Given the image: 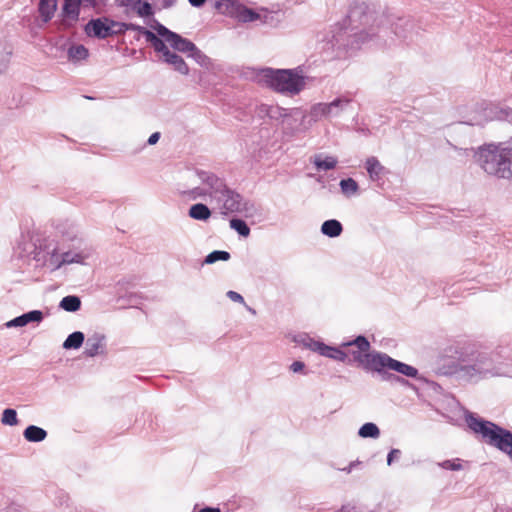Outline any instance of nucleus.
Wrapping results in <instances>:
<instances>
[{"label":"nucleus","instance_id":"nucleus-1","mask_svg":"<svg viewBox=\"0 0 512 512\" xmlns=\"http://www.w3.org/2000/svg\"><path fill=\"white\" fill-rule=\"evenodd\" d=\"M381 25L383 20L374 7L364 1H354L347 16L332 30L330 42L339 50L352 52L376 36Z\"/></svg>","mask_w":512,"mask_h":512},{"label":"nucleus","instance_id":"nucleus-2","mask_svg":"<svg viewBox=\"0 0 512 512\" xmlns=\"http://www.w3.org/2000/svg\"><path fill=\"white\" fill-rule=\"evenodd\" d=\"M446 357L451 358V364L447 366L445 374H457L467 380L497 375L490 355L474 344L450 346L446 350Z\"/></svg>","mask_w":512,"mask_h":512},{"label":"nucleus","instance_id":"nucleus-3","mask_svg":"<svg viewBox=\"0 0 512 512\" xmlns=\"http://www.w3.org/2000/svg\"><path fill=\"white\" fill-rule=\"evenodd\" d=\"M93 253V248L81 238L67 246L52 243L45 245L44 259L51 271H57L66 265H87Z\"/></svg>","mask_w":512,"mask_h":512},{"label":"nucleus","instance_id":"nucleus-4","mask_svg":"<svg viewBox=\"0 0 512 512\" xmlns=\"http://www.w3.org/2000/svg\"><path fill=\"white\" fill-rule=\"evenodd\" d=\"M260 77L271 90L290 97L300 94L308 79L302 66L292 69L264 68L260 71Z\"/></svg>","mask_w":512,"mask_h":512},{"label":"nucleus","instance_id":"nucleus-5","mask_svg":"<svg viewBox=\"0 0 512 512\" xmlns=\"http://www.w3.org/2000/svg\"><path fill=\"white\" fill-rule=\"evenodd\" d=\"M465 421L470 430L481 435L485 443L507 454L512 460V432L494 422L466 412Z\"/></svg>","mask_w":512,"mask_h":512},{"label":"nucleus","instance_id":"nucleus-6","mask_svg":"<svg viewBox=\"0 0 512 512\" xmlns=\"http://www.w3.org/2000/svg\"><path fill=\"white\" fill-rule=\"evenodd\" d=\"M200 185L191 189H178V194L185 200L194 201L197 199L206 200L209 198L216 201L224 192H227L228 185L223 178H220L211 171L197 169L195 171Z\"/></svg>","mask_w":512,"mask_h":512},{"label":"nucleus","instance_id":"nucleus-7","mask_svg":"<svg viewBox=\"0 0 512 512\" xmlns=\"http://www.w3.org/2000/svg\"><path fill=\"white\" fill-rule=\"evenodd\" d=\"M508 147L487 144L474 152L475 161L489 175L505 179L508 166Z\"/></svg>","mask_w":512,"mask_h":512},{"label":"nucleus","instance_id":"nucleus-8","mask_svg":"<svg viewBox=\"0 0 512 512\" xmlns=\"http://www.w3.org/2000/svg\"><path fill=\"white\" fill-rule=\"evenodd\" d=\"M220 205L221 214H240L245 218L254 217L258 214L259 209L256 204L244 198L240 193L227 187V192L223 193L216 201Z\"/></svg>","mask_w":512,"mask_h":512},{"label":"nucleus","instance_id":"nucleus-9","mask_svg":"<svg viewBox=\"0 0 512 512\" xmlns=\"http://www.w3.org/2000/svg\"><path fill=\"white\" fill-rule=\"evenodd\" d=\"M155 25H153V29L156 30L157 34L162 37L167 43H169L170 47L175 51L181 53H189L192 48H194V43L187 38L182 37L180 34L171 31L163 24L159 23L157 20H153Z\"/></svg>","mask_w":512,"mask_h":512},{"label":"nucleus","instance_id":"nucleus-10","mask_svg":"<svg viewBox=\"0 0 512 512\" xmlns=\"http://www.w3.org/2000/svg\"><path fill=\"white\" fill-rule=\"evenodd\" d=\"M383 24H390L392 32L399 39L406 40L412 36L414 23L410 17H395L392 14L381 15Z\"/></svg>","mask_w":512,"mask_h":512},{"label":"nucleus","instance_id":"nucleus-11","mask_svg":"<svg viewBox=\"0 0 512 512\" xmlns=\"http://www.w3.org/2000/svg\"><path fill=\"white\" fill-rule=\"evenodd\" d=\"M84 31L89 37L97 39H106L113 36V30L110 28V18L108 17L91 19L85 25Z\"/></svg>","mask_w":512,"mask_h":512},{"label":"nucleus","instance_id":"nucleus-12","mask_svg":"<svg viewBox=\"0 0 512 512\" xmlns=\"http://www.w3.org/2000/svg\"><path fill=\"white\" fill-rule=\"evenodd\" d=\"M229 7L230 9L227 13V16L235 18L240 22L249 23L254 22L256 20H261L265 22V20L262 19L261 14H259L253 9L244 6L238 0H236L234 3H230Z\"/></svg>","mask_w":512,"mask_h":512},{"label":"nucleus","instance_id":"nucleus-13","mask_svg":"<svg viewBox=\"0 0 512 512\" xmlns=\"http://www.w3.org/2000/svg\"><path fill=\"white\" fill-rule=\"evenodd\" d=\"M353 360L359 363L364 369L375 372L380 371V365H382L383 353L378 351H372L371 353H364L361 351L352 352Z\"/></svg>","mask_w":512,"mask_h":512},{"label":"nucleus","instance_id":"nucleus-14","mask_svg":"<svg viewBox=\"0 0 512 512\" xmlns=\"http://www.w3.org/2000/svg\"><path fill=\"white\" fill-rule=\"evenodd\" d=\"M382 360V365H380V371L378 373H382L383 369H390L411 378H416L418 375V370L415 367L393 359L386 353H383Z\"/></svg>","mask_w":512,"mask_h":512},{"label":"nucleus","instance_id":"nucleus-15","mask_svg":"<svg viewBox=\"0 0 512 512\" xmlns=\"http://www.w3.org/2000/svg\"><path fill=\"white\" fill-rule=\"evenodd\" d=\"M299 109L295 108L288 112L287 109L278 105L261 104L257 107V114L259 117H268L271 120L284 121L288 116L296 114Z\"/></svg>","mask_w":512,"mask_h":512},{"label":"nucleus","instance_id":"nucleus-16","mask_svg":"<svg viewBox=\"0 0 512 512\" xmlns=\"http://www.w3.org/2000/svg\"><path fill=\"white\" fill-rule=\"evenodd\" d=\"M106 337L101 333H94L89 336L85 343L84 355L93 358L105 354Z\"/></svg>","mask_w":512,"mask_h":512},{"label":"nucleus","instance_id":"nucleus-17","mask_svg":"<svg viewBox=\"0 0 512 512\" xmlns=\"http://www.w3.org/2000/svg\"><path fill=\"white\" fill-rule=\"evenodd\" d=\"M44 318L43 312L40 310H31L14 319L8 321L5 325L8 328L11 327H23L31 322L40 323Z\"/></svg>","mask_w":512,"mask_h":512},{"label":"nucleus","instance_id":"nucleus-18","mask_svg":"<svg viewBox=\"0 0 512 512\" xmlns=\"http://www.w3.org/2000/svg\"><path fill=\"white\" fill-rule=\"evenodd\" d=\"M161 59L163 62L170 65L175 71L179 72L180 74L187 75L189 73L188 65L186 64L184 59L177 53L169 50Z\"/></svg>","mask_w":512,"mask_h":512},{"label":"nucleus","instance_id":"nucleus-19","mask_svg":"<svg viewBox=\"0 0 512 512\" xmlns=\"http://www.w3.org/2000/svg\"><path fill=\"white\" fill-rule=\"evenodd\" d=\"M352 103V99L341 95L329 102L330 118H338L342 113L348 110Z\"/></svg>","mask_w":512,"mask_h":512},{"label":"nucleus","instance_id":"nucleus-20","mask_svg":"<svg viewBox=\"0 0 512 512\" xmlns=\"http://www.w3.org/2000/svg\"><path fill=\"white\" fill-rule=\"evenodd\" d=\"M365 168L372 181H378L385 171V167L374 156H370L366 159Z\"/></svg>","mask_w":512,"mask_h":512},{"label":"nucleus","instance_id":"nucleus-21","mask_svg":"<svg viewBox=\"0 0 512 512\" xmlns=\"http://www.w3.org/2000/svg\"><path fill=\"white\" fill-rule=\"evenodd\" d=\"M211 214L210 208L204 203L193 204L188 210V216L198 221H207Z\"/></svg>","mask_w":512,"mask_h":512},{"label":"nucleus","instance_id":"nucleus-22","mask_svg":"<svg viewBox=\"0 0 512 512\" xmlns=\"http://www.w3.org/2000/svg\"><path fill=\"white\" fill-rule=\"evenodd\" d=\"M57 9L56 0H40L38 5V11L43 22H49Z\"/></svg>","mask_w":512,"mask_h":512},{"label":"nucleus","instance_id":"nucleus-23","mask_svg":"<svg viewBox=\"0 0 512 512\" xmlns=\"http://www.w3.org/2000/svg\"><path fill=\"white\" fill-rule=\"evenodd\" d=\"M24 438L29 442H42L47 437V431L36 425H29L23 431Z\"/></svg>","mask_w":512,"mask_h":512},{"label":"nucleus","instance_id":"nucleus-24","mask_svg":"<svg viewBox=\"0 0 512 512\" xmlns=\"http://www.w3.org/2000/svg\"><path fill=\"white\" fill-rule=\"evenodd\" d=\"M56 230L61 236L67 240H70L71 242L79 239L77 237L76 225L68 220L59 222L56 225Z\"/></svg>","mask_w":512,"mask_h":512},{"label":"nucleus","instance_id":"nucleus-25","mask_svg":"<svg viewBox=\"0 0 512 512\" xmlns=\"http://www.w3.org/2000/svg\"><path fill=\"white\" fill-rule=\"evenodd\" d=\"M342 231L343 226L336 219L326 220L321 225V232L330 238L338 237L342 233Z\"/></svg>","mask_w":512,"mask_h":512},{"label":"nucleus","instance_id":"nucleus-26","mask_svg":"<svg viewBox=\"0 0 512 512\" xmlns=\"http://www.w3.org/2000/svg\"><path fill=\"white\" fill-rule=\"evenodd\" d=\"M318 353L321 356H324V357H327V358H330L333 360H337L340 362H345V360L347 358V354L343 350H341L340 348H337V347H332V346L326 345L325 343L322 344Z\"/></svg>","mask_w":512,"mask_h":512},{"label":"nucleus","instance_id":"nucleus-27","mask_svg":"<svg viewBox=\"0 0 512 512\" xmlns=\"http://www.w3.org/2000/svg\"><path fill=\"white\" fill-rule=\"evenodd\" d=\"M68 59L72 62L85 60L88 55V49L82 44H71L67 50Z\"/></svg>","mask_w":512,"mask_h":512},{"label":"nucleus","instance_id":"nucleus-28","mask_svg":"<svg viewBox=\"0 0 512 512\" xmlns=\"http://www.w3.org/2000/svg\"><path fill=\"white\" fill-rule=\"evenodd\" d=\"M309 116L314 122L322 118L331 119L329 104L323 102L314 104L310 109Z\"/></svg>","mask_w":512,"mask_h":512},{"label":"nucleus","instance_id":"nucleus-29","mask_svg":"<svg viewBox=\"0 0 512 512\" xmlns=\"http://www.w3.org/2000/svg\"><path fill=\"white\" fill-rule=\"evenodd\" d=\"M85 341V335L81 331H75L68 335L62 344L65 350L79 349Z\"/></svg>","mask_w":512,"mask_h":512},{"label":"nucleus","instance_id":"nucleus-30","mask_svg":"<svg viewBox=\"0 0 512 512\" xmlns=\"http://www.w3.org/2000/svg\"><path fill=\"white\" fill-rule=\"evenodd\" d=\"M146 33H147L146 38H145L146 41L149 42L153 46L154 50L157 53L161 54V58H162L166 54V52L169 51L170 49L166 46L162 37H160L159 35L157 36L152 31L146 32Z\"/></svg>","mask_w":512,"mask_h":512},{"label":"nucleus","instance_id":"nucleus-31","mask_svg":"<svg viewBox=\"0 0 512 512\" xmlns=\"http://www.w3.org/2000/svg\"><path fill=\"white\" fill-rule=\"evenodd\" d=\"M313 164L318 171H328L336 167L337 159L332 156L323 158L322 155H316Z\"/></svg>","mask_w":512,"mask_h":512},{"label":"nucleus","instance_id":"nucleus-32","mask_svg":"<svg viewBox=\"0 0 512 512\" xmlns=\"http://www.w3.org/2000/svg\"><path fill=\"white\" fill-rule=\"evenodd\" d=\"M59 307L67 312H76L81 308V300L76 295H68L62 298Z\"/></svg>","mask_w":512,"mask_h":512},{"label":"nucleus","instance_id":"nucleus-33","mask_svg":"<svg viewBox=\"0 0 512 512\" xmlns=\"http://www.w3.org/2000/svg\"><path fill=\"white\" fill-rule=\"evenodd\" d=\"M294 341L296 343L303 345L304 347L308 348L313 352H318L323 344V342L316 341L307 334H299L295 336Z\"/></svg>","mask_w":512,"mask_h":512},{"label":"nucleus","instance_id":"nucleus-34","mask_svg":"<svg viewBox=\"0 0 512 512\" xmlns=\"http://www.w3.org/2000/svg\"><path fill=\"white\" fill-rule=\"evenodd\" d=\"M358 435L361 438L376 439L380 436V429L375 423L367 422L359 428Z\"/></svg>","mask_w":512,"mask_h":512},{"label":"nucleus","instance_id":"nucleus-35","mask_svg":"<svg viewBox=\"0 0 512 512\" xmlns=\"http://www.w3.org/2000/svg\"><path fill=\"white\" fill-rule=\"evenodd\" d=\"M341 192L350 197L358 192L359 185L353 178L342 179L339 183Z\"/></svg>","mask_w":512,"mask_h":512},{"label":"nucleus","instance_id":"nucleus-36","mask_svg":"<svg viewBox=\"0 0 512 512\" xmlns=\"http://www.w3.org/2000/svg\"><path fill=\"white\" fill-rule=\"evenodd\" d=\"M230 228L235 230L240 236L248 237L250 235V227L248 224L241 218H232L229 221Z\"/></svg>","mask_w":512,"mask_h":512},{"label":"nucleus","instance_id":"nucleus-37","mask_svg":"<svg viewBox=\"0 0 512 512\" xmlns=\"http://www.w3.org/2000/svg\"><path fill=\"white\" fill-rule=\"evenodd\" d=\"M62 12L65 17L69 18L73 22H76L80 14V6L64 0Z\"/></svg>","mask_w":512,"mask_h":512},{"label":"nucleus","instance_id":"nucleus-38","mask_svg":"<svg viewBox=\"0 0 512 512\" xmlns=\"http://www.w3.org/2000/svg\"><path fill=\"white\" fill-rule=\"evenodd\" d=\"M343 346H356L358 348V351L364 352V353H371L369 350L371 348L370 342L368 339L363 336L359 335L354 340L343 343Z\"/></svg>","mask_w":512,"mask_h":512},{"label":"nucleus","instance_id":"nucleus-39","mask_svg":"<svg viewBox=\"0 0 512 512\" xmlns=\"http://www.w3.org/2000/svg\"><path fill=\"white\" fill-rule=\"evenodd\" d=\"M343 346H356L358 348V351L364 352V353H371L369 350L371 348L370 342L368 339L363 336L359 335L354 340L343 343Z\"/></svg>","mask_w":512,"mask_h":512},{"label":"nucleus","instance_id":"nucleus-40","mask_svg":"<svg viewBox=\"0 0 512 512\" xmlns=\"http://www.w3.org/2000/svg\"><path fill=\"white\" fill-rule=\"evenodd\" d=\"M230 253L224 250H214L209 253L203 263L204 264H214L217 261H228L230 259Z\"/></svg>","mask_w":512,"mask_h":512},{"label":"nucleus","instance_id":"nucleus-41","mask_svg":"<svg viewBox=\"0 0 512 512\" xmlns=\"http://www.w3.org/2000/svg\"><path fill=\"white\" fill-rule=\"evenodd\" d=\"M11 54V48L6 43L0 42V73L7 69Z\"/></svg>","mask_w":512,"mask_h":512},{"label":"nucleus","instance_id":"nucleus-42","mask_svg":"<svg viewBox=\"0 0 512 512\" xmlns=\"http://www.w3.org/2000/svg\"><path fill=\"white\" fill-rule=\"evenodd\" d=\"M134 9L140 17H150L154 13L152 5L147 1L138 0L134 5Z\"/></svg>","mask_w":512,"mask_h":512},{"label":"nucleus","instance_id":"nucleus-43","mask_svg":"<svg viewBox=\"0 0 512 512\" xmlns=\"http://www.w3.org/2000/svg\"><path fill=\"white\" fill-rule=\"evenodd\" d=\"M1 422L4 425L15 426L18 424L17 412L15 409L7 408L2 413Z\"/></svg>","mask_w":512,"mask_h":512},{"label":"nucleus","instance_id":"nucleus-44","mask_svg":"<svg viewBox=\"0 0 512 512\" xmlns=\"http://www.w3.org/2000/svg\"><path fill=\"white\" fill-rule=\"evenodd\" d=\"M188 56L193 58L198 64L206 65L209 58L194 44V48L190 50Z\"/></svg>","mask_w":512,"mask_h":512},{"label":"nucleus","instance_id":"nucleus-45","mask_svg":"<svg viewBox=\"0 0 512 512\" xmlns=\"http://www.w3.org/2000/svg\"><path fill=\"white\" fill-rule=\"evenodd\" d=\"M459 461V459L445 460L443 462L438 463V466L446 470L459 471L462 469V465L460 464Z\"/></svg>","mask_w":512,"mask_h":512},{"label":"nucleus","instance_id":"nucleus-46","mask_svg":"<svg viewBox=\"0 0 512 512\" xmlns=\"http://www.w3.org/2000/svg\"><path fill=\"white\" fill-rule=\"evenodd\" d=\"M110 28L113 30L114 35H122L127 31V25L124 22H118L110 19Z\"/></svg>","mask_w":512,"mask_h":512},{"label":"nucleus","instance_id":"nucleus-47","mask_svg":"<svg viewBox=\"0 0 512 512\" xmlns=\"http://www.w3.org/2000/svg\"><path fill=\"white\" fill-rule=\"evenodd\" d=\"M496 118L501 121L512 122V108H499L498 111L496 112Z\"/></svg>","mask_w":512,"mask_h":512},{"label":"nucleus","instance_id":"nucleus-48","mask_svg":"<svg viewBox=\"0 0 512 512\" xmlns=\"http://www.w3.org/2000/svg\"><path fill=\"white\" fill-rule=\"evenodd\" d=\"M379 374L381 375L382 380H384V381L396 382V383H401V384L407 383V381L404 378L397 376L395 374L389 373V372L385 371V369H383L382 373H379Z\"/></svg>","mask_w":512,"mask_h":512},{"label":"nucleus","instance_id":"nucleus-49","mask_svg":"<svg viewBox=\"0 0 512 512\" xmlns=\"http://www.w3.org/2000/svg\"><path fill=\"white\" fill-rule=\"evenodd\" d=\"M236 0H217L215 7L222 13L227 15L230 7V3H234Z\"/></svg>","mask_w":512,"mask_h":512},{"label":"nucleus","instance_id":"nucleus-50","mask_svg":"<svg viewBox=\"0 0 512 512\" xmlns=\"http://www.w3.org/2000/svg\"><path fill=\"white\" fill-rule=\"evenodd\" d=\"M126 25H127V31L128 30L137 31L138 33L143 35L145 38H146V34H147L146 32H151L150 30L146 29L145 27L134 24V23H126Z\"/></svg>","mask_w":512,"mask_h":512},{"label":"nucleus","instance_id":"nucleus-51","mask_svg":"<svg viewBox=\"0 0 512 512\" xmlns=\"http://www.w3.org/2000/svg\"><path fill=\"white\" fill-rule=\"evenodd\" d=\"M401 456V451L399 449L393 448L387 455V464L390 466L395 460H398Z\"/></svg>","mask_w":512,"mask_h":512},{"label":"nucleus","instance_id":"nucleus-52","mask_svg":"<svg viewBox=\"0 0 512 512\" xmlns=\"http://www.w3.org/2000/svg\"><path fill=\"white\" fill-rule=\"evenodd\" d=\"M227 297L233 302L245 303L243 296L236 291H228Z\"/></svg>","mask_w":512,"mask_h":512},{"label":"nucleus","instance_id":"nucleus-53","mask_svg":"<svg viewBox=\"0 0 512 512\" xmlns=\"http://www.w3.org/2000/svg\"><path fill=\"white\" fill-rule=\"evenodd\" d=\"M505 179H512V148L508 150V166L506 167Z\"/></svg>","mask_w":512,"mask_h":512},{"label":"nucleus","instance_id":"nucleus-54","mask_svg":"<svg viewBox=\"0 0 512 512\" xmlns=\"http://www.w3.org/2000/svg\"><path fill=\"white\" fill-rule=\"evenodd\" d=\"M305 368V364L304 362L302 361H294L291 365H290V370L294 373H299V372H302Z\"/></svg>","mask_w":512,"mask_h":512},{"label":"nucleus","instance_id":"nucleus-55","mask_svg":"<svg viewBox=\"0 0 512 512\" xmlns=\"http://www.w3.org/2000/svg\"><path fill=\"white\" fill-rule=\"evenodd\" d=\"M160 137H161L160 132H154V133H152V134L149 136L148 140H147V144H148V145H155V144L159 141Z\"/></svg>","mask_w":512,"mask_h":512},{"label":"nucleus","instance_id":"nucleus-56","mask_svg":"<svg viewBox=\"0 0 512 512\" xmlns=\"http://www.w3.org/2000/svg\"><path fill=\"white\" fill-rule=\"evenodd\" d=\"M177 0H162L161 7L163 9H168L173 7L176 4Z\"/></svg>","mask_w":512,"mask_h":512},{"label":"nucleus","instance_id":"nucleus-57","mask_svg":"<svg viewBox=\"0 0 512 512\" xmlns=\"http://www.w3.org/2000/svg\"><path fill=\"white\" fill-rule=\"evenodd\" d=\"M197 512H221V510L218 507L205 506L199 509Z\"/></svg>","mask_w":512,"mask_h":512},{"label":"nucleus","instance_id":"nucleus-58","mask_svg":"<svg viewBox=\"0 0 512 512\" xmlns=\"http://www.w3.org/2000/svg\"><path fill=\"white\" fill-rule=\"evenodd\" d=\"M336 512H358L355 506L344 505L342 508Z\"/></svg>","mask_w":512,"mask_h":512},{"label":"nucleus","instance_id":"nucleus-59","mask_svg":"<svg viewBox=\"0 0 512 512\" xmlns=\"http://www.w3.org/2000/svg\"><path fill=\"white\" fill-rule=\"evenodd\" d=\"M188 2L191 6L199 8L205 4L206 0H188Z\"/></svg>","mask_w":512,"mask_h":512},{"label":"nucleus","instance_id":"nucleus-60","mask_svg":"<svg viewBox=\"0 0 512 512\" xmlns=\"http://www.w3.org/2000/svg\"><path fill=\"white\" fill-rule=\"evenodd\" d=\"M359 464V462H351L347 467L341 469L342 471L346 472V473H351V471L353 470V468Z\"/></svg>","mask_w":512,"mask_h":512},{"label":"nucleus","instance_id":"nucleus-61","mask_svg":"<svg viewBox=\"0 0 512 512\" xmlns=\"http://www.w3.org/2000/svg\"><path fill=\"white\" fill-rule=\"evenodd\" d=\"M248 311H249L250 313H252V314H256V311H255L254 309L250 308V307L248 308Z\"/></svg>","mask_w":512,"mask_h":512},{"label":"nucleus","instance_id":"nucleus-62","mask_svg":"<svg viewBox=\"0 0 512 512\" xmlns=\"http://www.w3.org/2000/svg\"><path fill=\"white\" fill-rule=\"evenodd\" d=\"M122 5H127V3L125 2V0H122Z\"/></svg>","mask_w":512,"mask_h":512}]
</instances>
